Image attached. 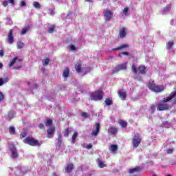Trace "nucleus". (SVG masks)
Masks as SVG:
<instances>
[{
  "mask_svg": "<svg viewBox=\"0 0 176 176\" xmlns=\"http://www.w3.org/2000/svg\"><path fill=\"white\" fill-rule=\"evenodd\" d=\"M50 63V59L49 58H45L44 60H43V65L44 67H46Z\"/></svg>",
  "mask_w": 176,
  "mask_h": 176,
  "instance_id": "nucleus-35",
  "label": "nucleus"
},
{
  "mask_svg": "<svg viewBox=\"0 0 176 176\" xmlns=\"http://www.w3.org/2000/svg\"><path fill=\"white\" fill-rule=\"evenodd\" d=\"M41 71H42V72H45V69L44 67H43V68H41Z\"/></svg>",
  "mask_w": 176,
  "mask_h": 176,
  "instance_id": "nucleus-55",
  "label": "nucleus"
},
{
  "mask_svg": "<svg viewBox=\"0 0 176 176\" xmlns=\"http://www.w3.org/2000/svg\"><path fill=\"white\" fill-rule=\"evenodd\" d=\"M81 116H82V118H89V116H87V113L86 112H82L81 113Z\"/></svg>",
  "mask_w": 176,
  "mask_h": 176,
  "instance_id": "nucleus-42",
  "label": "nucleus"
},
{
  "mask_svg": "<svg viewBox=\"0 0 176 176\" xmlns=\"http://www.w3.org/2000/svg\"><path fill=\"white\" fill-rule=\"evenodd\" d=\"M142 168L141 166H136L133 168H130L128 170L129 174H135L137 173H141Z\"/></svg>",
  "mask_w": 176,
  "mask_h": 176,
  "instance_id": "nucleus-14",
  "label": "nucleus"
},
{
  "mask_svg": "<svg viewBox=\"0 0 176 176\" xmlns=\"http://www.w3.org/2000/svg\"><path fill=\"white\" fill-rule=\"evenodd\" d=\"M2 5L6 8L8 6V5H9V3L7 1H5L2 3Z\"/></svg>",
  "mask_w": 176,
  "mask_h": 176,
  "instance_id": "nucleus-47",
  "label": "nucleus"
},
{
  "mask_svg": "<svg viewBox=\"0 0 176 176\" xmlns=\"http://www.w3.org/2000/svg\"><path fill=\"white\" fill-rule=\"evenodd\" d=\"M33 6L34 8H36V9H41V4L37 1H34L33 3Z\"/></svg>",
  "mask_w": 176,
  "mask_h": 176,
  "instance_id": "nucleus-36",
  "label": "nucleus"
},
{
  "mask_svg": "<svg viewBox=\"0 0 176 176\" xmlns=\"http://www.w3.org/2000/svg\"><path fill=\"white\" fill-rule=\"evenodd\" d=\"M35 87H38V85H36Z\"/></svg>",
  "mask_w": 176,
  "mask_h": 176,
  "instance_id": "nucleus-58",
  "label": "nucleus"
},
{
  "mask_svg": "<svg viewBox=\"0 0 176 176\" xmlns=\"http://www.w3.org/2000/svg\"><path fill=\"white\" fill-rule=\"evenodd\" d=\"M56 131V127L51 126L48 130H47V138H53V134Z\"/></svg>",
  "mask_w": 176,
  "mask_h": 176,
  "instance_id": "nucleus-15",
  "label": "nucleus"
},
{
  "mask_svg": "<svg viewBox=\"0 0 176 176\" xmlns=\"http://www.w3.org/2000/svg\"><path fill=\"white\" fill-rule=\"evenodd\" d=\"M104 102L106 105H107L108 107H109L110 105H112V100H111V98H107L104 100Z\"/></svg>",
  "mask_w": 176,
  "mask_h": 176,
  "instance_id": "nucleus-30",
  "label": "nucleus"
},
{
  "mask_svg": "<svg viewBox=\"0 0 176 176\" xmlns=\"http://www.w3.org/2000/svg\"><path fill=\"white\" fill-rule=\"evenodd\" d=\"M110 151L111 152H116V151H118V145L116 144L111 145L110 148Z\"/></svg>",
  "mask_w": 176,
  "mask_h": 176,
  "instance_id": "nucleus-33",
  "label": "nucleus"
},
{
  "mask_svg": "<svg viewBox=\"0 0 176 176\" xmlns=\"http://www.w3.org/2000/svg\"><path fill=\"white\" fill-rule=\"evenodd\" d=\"M75 69L78 74H80V72H82V65L80 63L76 64Z\"/></svg>",
  "mask_w": 176,
  "mask_h": 176,
  "instance_id": "nucleus-22",
  "label": "nucleus"
},
{
  "mask_svg": "<svg viewBox=\"0 0 176 176\" xmlns=\"http://www.w3.org/2000/svg\"><path fill=\"white\" fill-rule=\"evenodd\" d=\"M4 54H5V52H3V50H0V57H3Z\"/></svg>",
  "mask_w": 176,
  "mask_h": 176,
  "instance_id": "nucleus-49",
  "label": "nucleus"
},
{
  "mask_svg": "<svg viewBox=\"0 0 176 176\" xmlns=\"http://www.w3.org/2000/svg\"><path fill=\"white\" fill-rule=\"evenodd\" d=\"M153 176H157V175H153Z\"/></svg>",
  "mask_w": 176,
  "mask_h": 176,
  "instance_id": "nucleus-59",
  "label": "nucleus"
},
{
  "mask_svg": "<svg viewBox=\"0 0 176 176\" xmlns=\"http://www.w3.org/2000/svg\"><path fill=\"white\" fill-rule=\"evenodd\" d=\"M62 144H63V140H61V135H59L58 138L57 144L60 147V146H61Z\"/></svg>",
  "mask_w": 176,
  "mask_h": 176,
  "instance_id": "nucleus-37",
  "label": "nucleus"
},
{
  "mask_svg": "<svg viewBox=\"0 0 176 176\" xmlns=\"http://www.w3.org/2000/svg\"><path fill=\"white\" fill-rule=\"evenodd\" d=\"M63 78H68L69 76V68L65 67L63 73Z\"/></svg>",
  "mask_w": 176,
  "mask_h": 176,
  "instance_id": "nucleus-20",
  "label": "nucleus"
},
{
  "mask_svg": "<svg viewBox=\"0 0 176 176\" xmlns=\"http://www.w3.org/2000/svg\"><path fill=\"white\" fill-rule=\"evenodd\" d=\"M28 31H30V27H27L25 28H23L21 35H25V34H27V32H28Z\"/></svg>",
  "mask_w": 176,
  "mask_h": 176,
  "instance_id": "nucleus-32",
  "label": "nucleus"
},
{
  "mask_svg": "<svg viewBox=\"0 0 176 176\" xmlns=\"http://www.w3.org/2000/svg\"><path fill=\"white\" fill-rule=\"evenodd\" d=\"M147 87L154 93H162V91H164L166 89L164 85H157L155 83V81L148 82Z\"/></svg>",
  "mask_w": 176,
  "mask_h": 176,
  "instance_id": "nucleus-2",
  "label": "nucleus"
},
{
  "mask_svg": "<svg viewBox=\"0 0 176 176\" xmlns=\"http://www.w3.org/2000/svg\"><path fill=\"white\" fill-rule=\"evenodd\" d=\"M5 99V96H3V94L2 92H0V101H2V100Z\"/></svg>",
  "mask_w": 176,
  "mask_h": 176,
  "instance_id": "nucleus-41",
  "label": "nucleus"
},
{
  "mask_svg": "<svg viewBox=\"0 0 176 176\" xmlns=\"http://www.w3.org/2000/svg\"><path fill=\"white\" fill-rule=\"evenodd\" d=\"M24 144H27L28 145H30V146H41L42 145L43 142H40L38 140L34 139L32 137H26L23 140Z\"/></svg>",
  "mask_w": 176,
  "mask_h": 176,
  "instance_id": "nucleus-3",
  "label": "nucleus"
},
{
  "mask_svg": "<svg viewBox=\"0 0 176 176\" xmlns=\"http://www.w3.org/2000/svg\"><path fill=\"white\" fill-rule=\"evenodd\" d=\"M50 12L49 14L51 15V16H53L54 15V10L53 9H50Z\"/></svg>",
  "mask_w": 176,
  "mask_h": 176,
  "instance_id": "nucleus-45",
  "label": "nucleus"
},
{
  "mask_svg": "<svg viewBox=\"0 0 176 176\" xmlns=\"http://www.w3.org/2000/svg\"><path fill=\"white\" fill-rule=\"evenodd\" d=\"M53 124V120L52 119H48L45 122V126L46 127H50Z\"/></svg>",
  "mask_w": 176,
  "mask_h": 176,
  "instance_id": "nucleus-28",
  "label": "nucleus"
},
{
  "mask_svg": "<svg viewBox=\"0 0 176 176\" xmlns=\"http://www.w3.org/2000/svg\"><path fill=\"white\" fill-rule=\"evenodd\" d=\"M119 124L121 126L122 129L127 127V122L123 120H120Z\"/></svg>",
  "mask_w": 176,
  "mask_h": 176,
  "instance_id": "nucleus-26",
  "label": "nucleus"
},
{
  "mask_svg": "<svg viewBox=\"0 0 176 176\" xmlns=\"http://www.w3.org/2000/svg\"><path fill=\"white\" fill-rule=\"evenodd\" d=\"M171 100H174L173 104H176V89L173 91L168 96L162 98V102L159 103L157 106V111H168V109H170L171 105L168 102H170Z\"/></svg>",
  "mask_w": 176,
  "mask_h": 176,
  "instance_id": "nucleus-1",
  "label": "nucleus"
},
{
  "mask_svg": "<svg viewBox=\"0 0 176 176\" xmlns=\"http://www.w3.org/2000/svg\"><path fill=\"white\" fill-rule=\"evenodd\" d=\"M165 10H168V7H166V8H165Z\"/></svg>",
  "mask_w": 176,
  "mask_h": 176,
  "instance_id": "nucleus-57",
  "label": "nucleus"
},
{
  "mask_svg": "<svg viewBox=\"0 0 176 176\" xmlns=\"http://www.w3.org/2000/svg\"><path fill=\"white\" fill-rule=\"evenodd\" d=\"M127 69V63H122L121 65H117L112 70L113 74H118L120 71H123Z\"/></svg>",
  "mask_w": 176,
  "mask_h": 176,
  "instance_id": "nucleus-9",
  "label": "nucleus"
},
{
  "mask_svg": "<svg viewBox=\"0 0 176 176\" xmlns=\"http://www.w3.org/2000/svg\"><path fill=\"white\" fill-rule=\"evenodd\" d=\"M135 79H137V77H135Z\"/></svg>",
  "mask_w": 176,
  "mask_h": 176,
  "instance_id": "nucleus-60",
  "label": "nucleus"
},
{
  "mask_svg": "<svg viewBox=\"0 0 176 176\" xmlns=\"http://www.w3.org/2000/svg\"><path fill=\"white\" fill-rule=\"evenodd\" d=\"M9 3L12 5H14V0H8Z\"/></svg>",
  "mask_w": 176,
  "mask_h": 176,
  "instance_id": "nucleus-53",
  "label": "nucleus"
},
{
  "mask_svg": "<svg viewBox=\"0 0 176 176\" xmlns=\"http://www.w3.org/2000/svg\"><path fill=\"white\" fill-rule=\"evenodd\" d=\"M87 149H91V148H93V145L92 144H88L86 146Z\"/></svg>",
  "mask_w": 176,
  "mask_h": 176,
  "instance_id": "nucleus-52",
  "label": "nucleus"
},
{
  "mask_svg": "<svg viewBox=\"0 0 176 176\" xmlns=\"http://www.w3.org/2000/svg\"><path fill=\"white\" fill-rule=\"evenodd\" d=\"M129 47V44H122L120 47H118L116 48H113L112 50V52H118L119 50H122V49H126Z\"/></svg>",
  "mask_w": 176,
  "mask_h": 176,
  "instance_id": "nucleus-17",
  "label": "nucleus"
},
{
  "mask_svg": "<svg viewBox=\"0 0 176 176\" xmlns=\"http://www.w3.org/2000/svg\"><path fill=\"white\" fill-rule=\"evenodd\" d=\"M76 138H78V132L74 131L72 138V144H75L76 142Z\"/></svg>",
  "mask_w": 176,
  "mask_h": 176,
  "instance_id": "nucleus-25",
  "label": "nucleus"
},
{
  "mask_svg": "<svg viewBox=\"0 0 176 176\" xmlns=\"http://www.w3.org/2000/svg\"><path fill=\"white\" fill-rule=\"evenodd\" d=\"M118 94L121 100H126L127 98V94H126V91L123 90L118 91Z\"/></svg>",
  "mask_w": 176,
  "mask_h": 176,
  "instance_id": "nucleus-16",
  "label": "nucleus"
},
{
  "mask_svg": "<svg viewBox=\"0 0 176 176\" xmlns=\"http://www.w3.org/2000/svg\"><path fill=\"white\" fill-rule=\"evenodd\" d=\"M21 137H22L23 138H25V137H27V133L25 132H22L21 133Z\"/></svg>",
  "mask_w": 176,
  "mask_h": 176,
  "instance_id": "nucleus-44",
  "label": "nucleus"
},
{
  "mask_svg": "<svg viewBox=\"0 0 176 176\" xmlns=\"http://www.w3.org/2000/svg\"><path fill=\"white\" fill-rule=\"evenodd\" d=\"M72 128H67L63 131V137H69V133H71Z\"/></svg>",
  "mask_w": 176,
  "mask_h": 176,
  "instance_id": "nucleus-24",
  "label": "nucleus"
},
{
  "mask_svg": "<svg viewBox=\"0 0 176 176\" xmlns=\"http://www.w3.org/2000/svg\"><path fill=\"white\" fill-rule=\"evenodd\" d=\"M119 131V129L117 127L111 126L108 128V133L109 135H115L118 134V132Z\"/></svg>",
  "mask_w": 176,
  "mask_h": 176,
  "instance_id": "nucleus-12",
  "label": "nucleus"
},
{
  "mask_svg": "<svg viewBox=\"0 0 176 176\" xmlns=\"http://www.w3.org/2000/svg\"><path fill=\"white\" fill-rule=\"evenodd\" d=\"M3 64L0 63V69H1V68H3Z\"/></svg>",
  "mask_w": 176,
  "mask_h": 176,
  "instance_id": "nucleus-54",
  "label": "nucleus"
},
{
  "mask_svg": "<svg viewBox=\"0 0 176 176\" xmlns=\"http://www.w3.org/2000/svg\"><path fill=\"white\" fill-rule=\"evenodd\" d=\"M173 46H174V42L173 41H169L167 44H166V49L168 50H171V47H173Z\"/></svg>",
  "mask_w": 176,
  "mask_h": 176,
  "instance_id": "nucleus-29",
  "label": "nucleus"
},
{
  "mask_svg": "<svg viewBox=\"0 0 176 176\" xmlns=\"http://www.w3.org/2000/svg\"><path fill=\"white\" fill-rule=\"evenodd\" d=\"M8 148L11 152V156L12 159H16V157H19V153H17V148H16V146L13 144H10L8 145Z\"/></svg>",
  "mask_w": 176,
  "mask_h": 176,
  "instance_id": "nucleus-8",
  "label": "nucleus"
},
{
  "mask_svg": "<svg viewBox=\"0 0 176 176\" xmlns=\"http://www.w3.org/2000/svg\"><path fill=\"white\" fill-rule=\"evenodd\" d=\"M173 151H174V150H173L171 148H169V149L167 150V153L168 155H170V154L173 153Z\"/></svg>",
  "mask_w": 176,
  "mask_h": 176,
  "instance_id": "nucleus-50",
  "label": "nucleus"
},
{
  "mask_svg": "<svg viewBox=\"0 0 176 176\" xmlns=\"http://www.w3.org/2000/svg\"><path fill=\"white\" fill-rule=\"evenodd\" d=\"M86 2H91V0H86Z\"/></svg>",
  "mask_w": 176,
  "mask_h": 176,
  "instance_id": "nucleus-56",
  "label": "nucleus"
},
{
  "mask_svg": "<svg viewBox=\"0 0 176 176\" xmlns=\"http://www.w3.org/2000/svg\"><path fill=\"white\" fill-rule=\"evenodd\" d=\"M18 61V67L14 68V69H20L21 68V63L23 61L22 59H19L17 57H14L10 62L9 63V67H13L16 63Z\"/></svg>",
  "mask_w": 176,
  "mask_h": 176,
  "instance_id": "nucleus-7",
  "label": "nucleus"
},
{
  "mask_svg": "<svg viewBox=\"0 0 176 176\" xmlns=\"http://www.w3.org/2000/svg\"><path fill=\"white\" fill-rule=\"evenodd\" d=\"M133 148H138L141 142H142V138L140 133H135L131 140Z\"/></svg>",
  "mask_w": 176,
  "mask_h": 176,
  "instance_id": "nucleus-5",
  "label": "nucleus"
},
{
  "mask_svg": "<svg viewBox=\"0 0 176 176\" xmlns=\"http://www.w3.org/2000/svg\"><path fill=\"white\" fill-rule=\"evenodd\" d=\"M9 133L11 134V135H14V134H16V129L14 126H10L9 128Z\"/></svg>",
  "mask_w": 176,
  "mask_h": 176,
  "instance_id": "nucleus-31",
  "label": "nucleus"
},
{
  "mask_svg": "<svg viewBox=\"0 0 176 176\" xmlns=\"http://www.w3.org/2000/svg\"><path fill=\"white\" fill-rule=\"evenodd\" d=\"M9 82V78L8 77H5L4 78H0V86H3L5 83H8Z\"/></svg>",
  "mask_w": 176,
  "mask_h": 176,
  "instance_id": "nucleus-21",
  "label": "nucleus"
},
{
  "mask_svg": "<svg viewBox=\"0 0 176 176\" xmlns=\"http://www.w3.org/2000/svg\"><path fill=\"white\" fill-rule=\"evenodd\" d=\"M72 170H74V164H69L65 168V171L68 174H69V173H72Z\"/></svg>",
  "mask_w": 176,
  "mask_h": 176,
  "instance_id": "nucleus-19",
  "label": "nucleus"
},
{
  "mask_svg": "<svg viewBox=\"0 0 176 176\" xmlns=\"http://www.w3.org/2000/svg\"><path fill=\"white\" fill-rule=\"evenodd\" d=\"M27 6V3L25 2V1H21V3L20 5V6L21 8L24 7V6Z\"/></svg>",
  "mask_w": 176,
  "mask_h": 176,
  "instance_id": "nucleus-48",
  "label": "nucleus"
},
{
  "mask_svg": "<svg viewBox=\"0 0 176 176\" xmlns=\"http://www.w3.org/2000/svg\"><path fill=\"white\" fill-rule=\"evenodd\" d=\"M38 128L41 129V130H43V129H45V125L42 123L39 124L38 125Z\"/></svg>",
  "mask_w": 176,
  "mask_h": 176,
  "instance_id": "nucleus-43",
  "label": "nucleus"
},
{
  "mask_svg": "<svg viewBox=\"0 0 176 176\" xmlns=\"http://www.w3.org/2000/svg\"><path fill=\"white\" fill-rule=\"evenodd\" d=\"M7 38H8V43L10 45H12L14 42V37H13V30L10 29L9 30Z\"/></svg>",
  "mask_w": 176,
  "mask_h": 176,
  "instance_id": "nucleus-13",
  "label": "nucleus"
},
{
  "mask_svg": "<svg viewBox=\"0 0 176 176\" xmlns=\"http://www.w3.org/2000/svg\"><path fill=\"white\" fill-rule=\"evenodd\" d=\"M126 35H127V33L126 32V28H121L120 30V38H121V39H123V38H126Z\"/></svg>",
  "mask_w": 176,
  "mask_h": 176,
  "instance_id": "nucleus-18",
  "label": "nucleus"
},
{
  "mask_svg": "<svg viewBox=\"0 0 176 176\" xmlns=\"http://www.w3.org/2000/svg\"><path fill=\"white\" fill-rule=\"evenodd\" d=\"M155 105H153V104H152L151 106V111H153V112H155Z\"/></svg>",
  "mask_w": 176,
  "mask_h": 176,
  "instance_id": "nucleus-51",
  "label": "nucleus"
},
{
  "mask_svg": "<svg viewBox=\"0 0 176 176\" xmlns=\"http://www.w3.org/2000/svg\"><path fill=\"white\" fill-rule=\"evenodd\" d=\"M131 70H132V72H133L134 75H137L138 72L142 75H145L146 74V67L142 65L139 66L137 69L135 65L133 64L131 65Z\"/></svg>",
  "mask_w": 176,
  "mask_h": 176,
  "instance_id": "nucleus-4",
  "label": "nucleus"
},
{
  "mask_svg": "<svg viewBox=\"0 0 176 176\" xmlns=\"http://www.w3.org/2000/svg\"><path fill=\"white\" fill-rule=\"evenodd\" d=\"M14 116V113H13V112L10 113L8 114V118H9V119H12Z\"/></svg>",
  "mask_w": 176,
  "mask_h": 176,
  "instance_id": "nucleus-46",
  "label": "nucleus"
},
{
  "mask_svg": "<svg viewBox=\"0 0 176 176\" xmlns=\"http://www.w3.org/2000/svg\"><path fill=\"white\" fill-rule=\"evenodd\" d=\"M96 126V130L92 131L91 135L92 137H97L98 134L100 133V129H101V124L100 122H97L95 124Z\"/></svg>",
  "mask_w": 176,
  "mask_h": 176,
  "instance_id": "nucleus-11",
  "label": "nucleus"
},
{
  "mask_svg": "<svg viewBox=\"0 0 176 176\" xmlns=\"http://www.w3.org/2000/svg\"><path fill=\"white\" fill-rule=\"evenodd\" d=\"M124 16H129V7L124 8L123 10Z\"/></svg>",
  "mask_w": 176,
  "mask_h": 176,
  "instance_id": "nucleus-38",
  "label": "nucleus"
},
{
  "mask_svg": "<svg viewBox=\"0 0 176 176\" xmlns=\"http://www.w3.org/2000/svg\"><path fill=\"white\" fill-rule=\"evenodd\" d=\"M103 16L106 21H111V19L113 16V12L109 10H106L104 12Z\"/></svg>",
  "mask_w": 176,
  "mask_h": 176,
  "instance_id": "nucleus-10",
  "label": "nucleus"
},
{
  "mask_svg": "<svg viewBox=\"0 0 176 176\" xmlns=\"http://www.w3.org/2000/svg\"><path fill=\"white\" fill-rule=\"evenodd\" d=\"M97 163L100 168H104V167H107V164H104V162L99 158L97 160Z\"/></svg>",
  "mask_w": 176,
  "mask_h": 176,
  "instance_id": "nucleus-23",
  "label": "nucleus"
},
{
  "mask_svg": "<svg viewBox=\"0 0 176 176\" xmlns=\"http://www.w3.org/2000/svg\"><path fill=\"white\" fill-rule=\"evenodd\" d=\"M130 56V54L127 52H121L118 54L120 57H122V56Z\"/></svg>",
  "mask_w": 176,
  "mask_h": 176,
  "instance_id": "nucleus-39",
  "label": "nucleus"
},
{
  "mask_svg": "<svg viewBox=\"0 0 176 176\" xmlns=\"http://www.w3.org/2000/svg\"><path fill=\"white\" fill-rule=\"evenodd\" d=\"M103 96L104 93L102 91L98 90L91 94V100L98 101L100 100H102Z\"/></svg>",
  "mask_w": 176,
  "mask_h": 176,
  "instance_id": "nucleus-6",
  "label": "nucleus"
},
{
  "mask_svg": "<svg viewBox=\"0 0 176 176\" xmlns=\"http://www.w3.org/2000/svg\"><path fill=\"white\" fill-rule=\"evenodd\" d=\"M56 31V26L54 25H52L50 28H48V32L50 34H53Z\"/></svg>",
  "mask_w": 176,
  "mask_h": 176,
  "instance_id": "nucleus-27",
  "label": "nucleus"
},
{
  "mask_svg": "<svg viewBox=\"0 0 176 176\" xmlns=\"http://www.w3.org/2000/svg\"><path fill=\"white\" fill-rule=\"evenodd\" d=\"M24 47V43L17 41V49H23Z\"/></svg>",
  "mask_w": 176,
  "mask_h": 176,
  "instance_id": "nucleus-34",
  "label": "nucleus"
},
{
  "mask_svg": "<svg viewBox=\"0 0 176 176\" xmlns=\"http://www.w3.org/2000/svg\"><path fill=\"white\" fill-rule=\"evenodd\" d=\"M69 49L72 52H75L76 50V47H75V45H69Z\"/></svg>",
  "mask_w": 176,
  "mask_h": 176,
  "instance_id": "nucleus-40",
  "label": "nucleus"
}]
</instances>
